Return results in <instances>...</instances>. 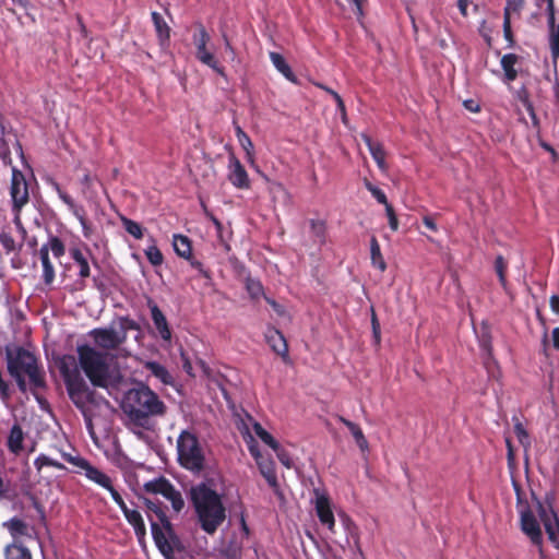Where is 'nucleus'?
Here are the masks:
<instances>
[{
	"label": "nucleus",
	"instance_id": "f257e3e1",
	"mask_svg": "<svg viewBox=\"0 0 559 559\" xmlns=\"http://www.w3.org/2000/svg\"><path fill=\"white\" fill-rule=\"evenodd\" d=\"M238 429L243 437V440L249 449V452L254 457L255 463L260 469L261 475L265 478L267 484L276 490L278 488L277 477L275 474L274 462L265 459L258 449L255 437L262 442L267 444L274 450L278 461L286 467H294V461L290 454L278 444V442L251 416L241 418L238 423Z\"/></svg>",
	"mask_w": 559,
	"mask_h": 559
},
{
	"label": "nucleus",
	"instance_id": "f03ea898",
	"mask_svg": "<svg viewBox=\"0 0 559 559\" xmlns=\"http://www.w3.org/2000/svg\"><path fill=\"white\" fill-rule=\"evenodd\" d=\"M518 509L521 531L538 548L540 559H545L546 556L543 548V532L535 512L538 513L549 540L559 549V519L550 503L536 500L534 506L530 507L519 501Z\"/></svg>",
	"mask_w": 559,
	"mask_h": 559
},
{
	"label": "nucleus",
	"instance_id": "7ed1b4c3",
	"mask_svg": "<svg viewBox=\"0 0 559 559\" xmlns=\"http://www.w3.org/2000/svg\"><path fill=\"white\" fill-rule=\"evenodd\" d=\"M121 407L128 417L129 428L139 437L143 430L153 428L152 416L163 415L166 411L165 404L146 386L129 390Z\"/></svg>",
	"mask_w": 559,
	"mask_h": 559
},
{
	"label": "nucleus",
	"instance_id": "20e7f679",
	"mask_svg": "<svg viewBox=\"0 0 559 559\" xmlns=\"http://www.w3.org/2000/svg\"><path fill=\"white\" fill-rule=\"evenodd\" d=\"M191 495L201 527L209 534L215 533L226 519L221 497L205 485L194 487Z\"/></svg>",
	"mask_w": 559,
	"mask_h": 559
},
{
	"label": "nucleus",
	"instance_id": "39448f33",
	"mask_svg": "<svg viewBox=\"0 0 559 559\" xmlns=\"http://www.w3.org/2000/svg\"><path fill=\"white\" fill-rule=\"evenodd\" d=\"M8 369L15 378L20 389L26 391L27 386H41L43 376L38 370L35 356L20 347H7Z\"/></svg>",
	"mask_w": 559,
	"mask_h": 559
},
{
	"label": "nucleus",
	"instance_id": "423d86ee",
	"mask_svg": "<svg viewBox=\"0 0 559 559\" xmlns=\"http://www.w3.org/2000/svg\"><path fill=\"white\" fill-rule=\"evenodd\" d=\"M80 367L90 381L100 388H108L117 380V372L110 368L107 357L88 345L78 346Z\"/></svg>",
	"mask_w": 559,
	"mask_h": 559
},
{
	"label": "nucleus",
	"instance_id": "0eeeda50",
	"mask_svg": "<svg viewBox=\"0 0 559 559\" xmlns=\"http://www.w3.org/2000/svg\"><path fill=\"white\" fill-rule=\"evenodd\" d=\"M179 464L191 472H200L205 466V448L190 430H183L177 439Z\"/></svg>",
	"mask_w": 559,
	"mask_h": 559
},
{
	"label": "nucleus",
	"instance_id": "6e6552de",
	"mask_svg": "<svg viewBox=\"0 0 559 559\" xmlns=\"http://www.w3.org/2000/svg\"><path fill=\"white\" fill-rule=\"evenodd\" d=\"M67 359L64 358L61 364V371L64 377V381L68 388L69 395L73 403L82 409L86 420L90 423V407L88 404L92 403V394L86 386L83 379L80 377L79 372L75 370L71 372L66 364Z\"/></svg>",
	"mask_w": 559,
	"mask_h": 559
},
{
	"label": "nucleus",
	"instance_id": "1a4fd4ad",
	"mask_svg": "<svg viewBox=\"0 0 559 559\" xmlns=\"http://www.w3.org/2000/svg\"><path fill=\"white\" fill-rule=\"evenodd\" d=\"M148 508L154 511L157 516V520L160 524L151 519L152 534L154 542L160 552L169 558L175 549L177 544V539L173 533L169 521L166 519L165 513L155 506V503L150 502Z\"/></svg>",
	"mask_w": 559,
	"mask_h": 559
},
{
	"label": "nucleus",
	"instance_id": "9d476101",
	"mask_svg": "<svg viewBox=\"0 0 559 559\" xmlns=\"http://www.w3.org/2000/svg\"><path fill=\"white\" fill-rule=\"evenodd\" d=\"M192 39L195 48V58L222 78H226L225 69L217 59L211 44V37L202 25L197 27Z\"/></svg>",
	"mask_w": 559,
	"mask_h": 559
},
{
	"label": "nucleus",
	"instance_id": "9b49d317",
	"mask_svg": "<svg viewBox=\"0 0 559 559\" xmlns=\"http://www.w3.org/2000/svg\"><path fill=\"white\" fill-rule=\"evenodd\" d=\"M10 195L12 200L13 211L15 213L14 222L20 224V211L24 205L28 203L29 192H28V183L24 177V175L13 169L11 187H10Z\"/></svg>",
	"mask_w": 559,
	"mask_h": 559
},
{
	"label": "nucleus",
	"instance_id": "f8f14e48",
	"mask_svg": "<svg viewBox=\"0 0 559 559\" xmlns=\"http://www.w3.org/2000/svg\"><path fill=\"white\" fill-rule=\"evenodd\" d=\"M126 329L127 326L124 325H122L120 330H115L112 328L94 329L90 332V335L94 340L96 346L103 349H115L126 341Z\"/></svg>",
	"mask_w": 559,
	"mask_h": 559
},
{
	"label": "nucleus",
	"instance_id": "ddd939ff",
	"mask_svg": "<svg viewBox=\"0 0 559 559\" xmlns=\"http://www.w3.org/2000/svg\"><path fill=\"white\" fill-rule=\"evenodd\" d=\"M145 489L152 493H159L171 502L173 509L180 512L183 508V499L168 480L164 478L155 479L145 484Z\"/></svg>",
	"mask_w": 559,
	"mask_h": 559
},
{
	"label": "nucleus",
	"instance_id": "4468645a",
	"mask_svg": "<svg viewBox=\"0 0 559 559\" xmlns=\"http://www.w3.org/2000/svg\"><path fill=\"white\" fill-rule=\"evenodd\" d=\"M227 179L236 189L248 190L251 187L246 168L234 154L228 157Z\"/></svg>",
	"mask_w": 559,
	"mask_h": 559
},
{
	"label": "nucleus",
	"instance_id": "2eb2a0df",
	"mask_svg": "<svg viewBox=\"0 0 559 559\" xmlns=\"http://www.w3.org/2000/svg\"><path fill=\"white\" fill-rule=\"evenodd\" d=\"M63 459L72 464L73 466L79 468V472L84 473V475L92 481L98 484V485H106L107 480L105 478V474L97 469L96 467L92 466L85 459L79 456V455H72V454H62Z\"/></svg>",
	"mask_w": 559,
	"mask_h": 559
},
{
	"label": "nucleus",
	"instance_id": "dca6fc26",
	"mask_svg": "<svg viewBox=\"0 0 559 559\" xmlns=\"http://www.w3.org/2000/svg\"><path fill=\"white\" fill-rule=\"evenodd\" d=\"M314 509L320 522L325 525L331 533H334L335 518L330 499L325 495L316 491Z\"/></svg>",
	"mask_w": 559,
	"mask_h": 559
},
{
	"label": "nucleus",
	"instance_id": "f3484780",
	"mask_svg": "<svg viewBox=\"0 0 559 559\" xmlns=\"http://www.w3.org/2000/svg\"><path fill=\"white\" fill-rule=\"evenodd\" d=\"M235 133L238 139V142L242 150L246 153V160L249 164V166L261 176V178L264 181H269V176H266L258 166L255 162V153H254V146L248 134L241 129L240 126H235Z\"/></svg>",
	"mask_w": 559,
	"mask_h": 559
},
{
	"label": "nucleus",
	"instance_id": "a211bd4d",
	"mask_svg": "<svg viewBox=\"0 0 559 559\" xmlns=\"http://www.w3.org/2000/svg\"><path fill=\"white\" fill-rule=\"evenodd\" d=\"M344 526L347 533V537L345 543H338L340 548L345 551L346 547L349 545V538H353L354 547L350 549V559H362V551L359 545L357 527L348 518L344 520Z\"/></svg>",
	"mask_w": 559,
	"mask_h": 559
},
{
	"label": "nucleus",
	"instance_id": "6ab92c4d",
	"mask_svg": "<svg viewBox=\"0 0 559 559\" xmlns=\"http://www.w3.org/2000/svg\"><path fill=\"white\" fill-rule=\"evenodd\" d=\"M148 306H150L154 326L157 330L158 334L160 335V337L164 341L170 342L171 331L168 326V322H167L165 316L163 314L160 309L157 307V305L150 302Z\"/></svg>",
	"mask_w": 559,
	"mask_h": 559
},
{
	"label": "nucleus",
	"instance_id": "aec40b11",
	"mask_svg": "<svg viewBox=\"0 0 559 559\" xmlns=\"http://www.w3.org/2000/svg\"><path fill=\"white\" fill-rule=\"evenodd\" d=\"M266 341L272 349L282 357H287L288 347L285 337L277 330H270L266 333Z\"/></svg>",
	"mask_w": 559,
	"mask_h": 559
},
{
	"label": "nucleus",
	"instance_id": "412c9836",
	"mask_svg": "<svg viewBox=\"0 0 559 559\" xmlns=\"http://www.w3.org/2000/svg\"><path fill=\"white\" fill-rule=\"evenodd\" d=\"M146 370H148L155 378L166 385H174L175 379L170 372L160 364L156 361H147L145 364Z\"/></svg>",
	"mask_w": 559,
	"mask_h": 559
},
{
	"label": "nucleus",
	"instance_id": "4be33fe9",
	"mask_svg": "<svg viewBox=\"0 0 559 559\" xmlns=\"http://www.w3.org/2000/svg\"><path fill=\"white\" fill-rule=\"evenodd\" d=\"M365 143L367 144L370 154L372 155L373 159L376 160L377 165L380 169L385 170L386 164H385V152L381 144L372 142V140L367 136L362 135Z\"/></svg>",
	"mask_w": 559,
	"mask_h": 559
},
{
	"label": "nucleus",
	"instance_id": "5701e85b",
	"mask_svg": "<svg viewBox=\"0 0 559 559\" xmlns=\"http://www.w3.org/2000/svg\"><path fill=\"white\" fill-rule=\"evenodd\" d=\"M270 59L280 73H282L288 81L296 82L295 74L282 55L272 51L270 52Z\"/></svg>",
	"mask_w": 559,
	"mask_h": 559
},
{
	"label": "nucleus",
	"instance_id": "b1692460",
	"mask_svg": "<svg viewBox=\"0 0 559 559\" xmlns=\"http://www.w3.org/2000/svg\"><path fill=\"white\" fill-rule=\"evenodd\" d=\"M127 521L133 526L138 538L141 540L144 538L146 530L142 515L136 510H130L124 515Z\"/></svg>",
	"mask_w": 559,
	"mask_h": 559
},
{
	"label": "nucleus",
	"instance_id": "393cba45",
	"mask_svg": "<svg viewBox=\"0 0 559 559\" xmlns=\"http://www.w3.org/2000/svg\"><path fill=\"white\" fill-rule=\"evenodd\" d=\"M152 20L154 22V26L159 38V41L162 45H164L169 39L170 28L165 22V20L162 17V15L157 12L152 13Z\"/></svg>",
	"mask_w": 559,
	"mask_h": 559
},
{
	"label": "nucleus",
	"instance_id": "a878e982",
	"mask_svg": "<svg viewBox=\"0 0 559 559\" xmlns=\"http://www.w3.org/2000/svg\"><path fill=\"white\" fill-rule=\"evenodd\" d=\"M173 246L178 255L185 259L191 257V243L188 237L182 235H175Z\"/></svg>",
	"mask_w": 559,
	"mask_h": 559
},
{
	"label": "nucleus",
	"instance_id": "bb28decb",
	"mask_svg": "<svg viewBox=\"0 0 559 559\" xmlns=\"http://www.w3.org/2000/svg\"><path fill=\"white\" fill-rule=\"evenodd\" d=\"M518 62V57L514 53H508L504 55L501 58V67L504 71V76L507 81H513L515 80L518 72L514 69V66Z\"/></svg>",
	"mask_w": 559,
	"mask_h": 559
},
{
	"label": "nucleus",
	"instance_id": "cd10ccee",
	"mask_svg": "<svg viewBox=\"0 0 559 559\" xmlns=\"http://www.w3.org/2000/svg\"><path fill=\"white\" fill-rule=\"evenodd\" d=\"M370 255L372 265L383 272L386 269V263L382 257L380 245L376 237H372L370 240Z\"/></svg>",
	"mask_w": 559,
	"mask_h": 559
},
{
	"label": "nucleus",
	"instance_id": "c85d7f7f",
	"mask_svg": "<svg viewBox=\"0 0 559 559\" xmlns=\"http://www.w3.org/2000/svg\"><path fill=\"white\" fill-rule=\"evenodd\" d=\"M39 255L43 264L44 281L46 284H51L55 278V271L49 261L48 249L46 247H41L39 250Z\"/></svg>",
	"mask_w": 559,
	"mask_h": 559
},
{
	"label": "nucleus",
	"instance_id": "c756f323",
	"mask_svg": "<svg viewBox=\"0 0 559 559\" xmlns=\"http://www.w3.org/2000/svg\"><path fill=\"white\" fill-rule=\"evenodd\" d=\"M549 45L554 59L559 58V25L554 23V17L550 19Z\"/></svg>",
	"mask_w": 559,
	"mask_h": 559
},
{
	"label": "nucleus",
	"instance_id": "7c9ffc66",
	"mask_svg": "<svg viewBox=\"0 0 559 559\" xmlns=\"http://www.w3.org/2000/svg\"><path fill=\"white\" fill-rule=\"evenodd\" d=\"M5 556L7 559H32L28 549L17 544L8 546Z\"/></svg>",
	"mask_w": 559,
	"mask_h": 559
},
{
	"label": "nucleus",
	"instance_id": "2f4dec72",
	"mask_svg": "<svg viewBox=\"0 0 559 559\" xmlns=\"http://www.w3.org/2000/svg\"><path fill=\"white\" fill-rule=\"evenodd\" d=\"M23 432L19 426H13L11 429L8 444L12 452L16 453L22 449Z\"/></svg>",
	"mask_w": 559,
	"mask_h": 559
},
{
	"label": "nucleus",
	"instance_id": "473e14b6",
	"mask_svg": "<svg viewBox=\"0 0 559 559\" xmlns=\"http://www.w3.org/2000/svg\"><path fill=\"white\" fill-rule=\"evenodd\" d=\"M71 255L75 263L79 265V274L81 277H87L90 275V266L86 257L79 250L73 249Z\"/></svg>",
	"mask_w": 559,
	"mask_h": 559
},
{
	"label": "nucleus",
	"instance_id": "72a5a7b5",
	"mask_svg": "<svg viewBox=\"0 0 559 559\" xmlns=\"http://www.w3.org/2000/svg\"><path fill=\"white\" fill-rule=\"evenodd\" d=\"M522 8H523V0H508L506 8H504L503 20L511 21L512 17L519 15Z\"/></svg>",
	"mask_w": 559,
	"mask_h": 559
},
{
	"label": "nucleus",
	"instance_id": "f704fd0d",
	"mask_svg": "<svg viewBox=\"0 0 559 559\" xmlns=\"http://www.w3.org/2000/svg\"><path fill=\"white\" fill-rule=\"evenodd\" d=\"M124 229L136 239L143 237V229L140 224L129 218H122Z\"/></svg>",
	"mask_w": 559,
	"mask_h": 559
},
{
	"label": "nucleus",
	"instance_id": "c9c22d12",
	"mask_svg": "<svg viewBox=\"0 0 559 559\" xmlns=\"http://www.w3.org/2000/svg\"><path fill=\"white\" fill-rule=\"evenodd\" d=\"M145 255L153 265H160L163 263V254L155 245L147 247Z\"/></svg>",
	"mask_w": 559,
	"mask_h": 559
},
{
	"label": "nucleus",
	"instance_id": "e433bc0d",
	"mask_svg": "<svg viewBox=\"0 0 559 559\" xmlns=\"http://www.w3.org/2000/svg\"><path fill=\"white\" fill-rule=\"evenodd\" d=\"M514 433H515L519 442L524 447V449L530 448V445H531L530 436L521 423H516L514 425Z\"/></svg>",
	"mask_w": 559,
	"mask_h": 559
},
{
	"label": "nucleus",
	"instance_id": "4c0bfd02",
	"mask_svg": "<svg viewBox=\"0 0 559 559\" xmlns=\"http://www.w3.org/2000/svg\"><path fill=\"white\" fill-rule=\"evenodd\" d=\"M35 466L38 471H41L43 467L45 466H52L55 468H58V469H64V466L57 462V461H53L51 460L50 457L46 456V455H40L38 456L36 460H35Z\"/></svg>",
	"mask_w": 559,
	"mask_h": 559
},
{
	"label": "nucleus",
	"instance_id": "58836bf2",
	"mask_svg": "<svg viewBox=\"0 0 559 559\" xmlns=\"http://www.w3.org/2000/svg\"><path fill=\"white\" fill-rule=\"evenodd\" d=\"M246 287L252 298H259L263 295V287L259 281L247 278Z\"/></svg>",
	"mask_w": 559,
	"mask_h": 559
},
{
	"label": "nucleus",
	"instance_id": "ea45409f",
	"mask_svg": "<svg viewBox=\"0 0 559 559\" xmlns=\"http://www.w3.org/2000/svg\"><path fill=\"white\" fill-rule=\"evenodd\" d=\"M506 269H507V263H506L504 259L501 255L497 257L496 262H495V270H496V273L498 274L499 282L501 283V285L503 287H506V285H507Z\"/></svg>",
	"mask_w": 559,
	"mask_h": 559
},
{
	"label": "nucleus",
	"instance_id": "a19ab883",
	"mask_svg": "<svg viewBox=\"0 0 559 559\" xmlns=\"http://www.w3.org/2000/svg\"><path fill=\"white\" fill-rule=\"evenodd\" d=\"M331 96L334 98V100L336 102V106H337V109L340 111V115H341V119H342V122L347 126L348 123V118H347V114H346V108H345V104L342 99V97L336 93V92H331Z\"/></svg>",
	"mask_w": 559,
	"mask_h": 559
},
{
	"label": "nucleus",
	"instance_id": "79ce46f5",
	"mask_svg": "<svg viewBox=\"0 0 559 559\" xmlns=\"http://www.w3.org/2000/svg\"><path fill=\"white\" fill-rule=\"evenodd\" d=\"M366 188L369 190V192L376 198V200L386 206L389 204L388 199L382 190L379 188L372 186L371 183H367Z\"/></svg>",
	"mask_w": 559,
	"mask_h": 559
},
{
	"label": "nucleus",
	"instance_id": "37998d69",
	"mask_svg": "<svg viewBox=\"0 0 559 559\" xmlns=\"http://www.w3.org/2000/svg\"><path fill=\"white\" fill-rule=\"evenodd\" d=\"M7 525L10 530V532L12 533V535H14V536L17 534L23 535L26 533V526L20 520H11Z\"/></svg>",
	"mask_w": 559,
	"mask_h": 559
},
{
	"label": "nucleus",
	"instance_id": "c03bdc74",
	"mask_svg": "<svg viewBox=\"0 0 559 559\" xmlns=\"http://www.w3.org/2000/svg\"><path fill=\"white\" fill-rule=\"evenodd\" d=\"M385 214L388 216L390 228L393 231H396L399 229V219H397V217L395 215V212H394V210H393L391 204H386V206H385Z\"/></svg>",
	"mask_w": 559,
	"mask_h": 559
},
{
	"label": "nucleus",
	"instance_id": "a18cd8bd",
	"mask_svg": "<svg viewBox=\"0 0 559 559\" xmlns=\"http://www.w3.org/2000/svg\"><path fill=\"white\" fill-rule=\"evenodd\" d=\"M48 249V252L51 251L53 257L59 258L64 253V247L58 239H52L49 242V247H46Z\"/></svg>",
	"mask_w": 559,
	"mask_h": 559
},
{
	"label": "nucleus",
	"instance_id": "49530a36",
	"mask_svg": "<svg viewBox=\"0 0 559 559\" xmlns=\"http://www.w3.org/2000/svg\"><path fill=\"white\" fill-rule=\"evenodd\" d=\"M342 423L348 428L355 441L358 440L361 436H364L361 429L354 423L342 418Z\"/></svg>",
	"mask_w": 559,
	"mask_h": 559
},
{
	"label": "nucleus",
	"instance_id": "de8ad7c7",
	"mask_svg": "<svg viewBox=\"0 0 559 559\" xmlns=\"http://www.w3.org/2000/svg\"><path fill=\"white\" fill-rule=\"evenodd\" d=\"M105 478H106V480H107V481H106L107 484H106V485H100V486H102V487H104L105 489H107V490L110 492V495H111V497H112L114 501L117 503L118 501H120V500L122 499V497H121V496H120V493H119V492H118V491H117V490L111 486V480H110V478H109L106 474H105Z\"/></svg>",
	"mask_w": 559,
	"mask_h": 559
},
{
	"label": "nucleus",
	"instance_id": "09e8293b",
	"mask_svg": "<svg viewBox=\"0 0 559 559\" xmlns=\"http://www.w3.org/2000/svg\"><path fill=\"white\" fill-rule=\"evenodd\" d=\"M311 230L318 237H323L325 231V224L321 221H312L311 222Z\"/></svg>",
	"mask_w": 559,
	"mask_h": 559
},
{
	"label": "nucleus",
	"instance_id": "8fccbe9b",
	"mask_svg": "<svg viewBox=\"0 0 559 559\" xmlns=\"http://www.w3.org/2000/svg\"><path fill=\"white\" fill-rule=\"evenodd\" d=\"M180 357H181V360H182V368L183 370L189 374V376H193V368H192V365L186 354V352L183 349H180Z\"/></svg>",
	"mask_w": 559,
	"mask_h": 559
},
{
	"label": "nucleus",
	"instance_id": "3c124183",
	"mask_svg": "<svg viewBox=\"0 0 559 559\" xmlns=\"http://www.w3.org/2000/svg\"><path fill=\"white\" fill-rule=\"evenodd\" d=\"M524 106H525V109H526V112H527L528 117L531 118L532 126L534 128H537L538 127V120H537V117H536V115L534 112L533 106L527 100H524Z\"/></svg>",
	"mask_w": 559,
	"mask_h": 559
},
{
	"label": "nucleus",
	"instance_id": "603ef678",
	"mask_svg": "<svg viewBox=\"0 0 559 559\" xmlns=\"http://www.w3.org/2000/svg\"><path fill=\"white\" fill-rule=\"evenodd\" d=\"M371 324H372V331H373L376 342L379 343V341H380V324H379V321H378L373 310H372V316H371Z\"/></svg>",
	"mask_w": 559,
	"mask_h": 559
},
{
	"label": "nucleus",
	"instance_id": "864d4df0",
	"mask_svg": "<svg viewBox=\"0 0 559 559\" xmlns=\"http://www.w3.org/2000/svg\"><path fill=\"white\" fill-rule=\"evenodd\" d=\"M269 183V191L271 193H274V192H278V191H284V187L281 182L278 181H272L270 178H269V181H266Z\"/></svg>",
	"mask_w": 559,
	"mask_h": 559
},
{
	"label": "nucleus",
	"instance_id": "5fc2aeb1",
	"mask_svg": "<svg viewBox=\"0 0 559 559\" xmlns=\"http://www.w3.org/2000/svg\"><path fill=\"white\" fill-rule=\"evenodd\" d=\"M503 33L504 38L508 41L512 43L511 21L503 20Z\"/></svg>",
	"mask_w": 559,
	"mask_h": 559
},
{
	"label": "nucleus",
	"instance_id": "6e6d98bb",
	"mask_svg": "<svg viewBox=\"0 0 559 559\" xmlns=\"http://www.w3.org/2000/svg\"><path fill=\"white\" fill-rule=\"evenodd\" d=\"M423 223L430 230H432V231H437L438 230L437 224L435 223V221L430 216H425L423 218Z\"/></svg>",
	"mask_w": 559,
	"mask_h": 559
},
{
	"label": "nucleus",
	"instance_id": "4d7b16f0",
	"mask_svg": "<svg viewBox=\"0 0 559 559\" xmlns=\"http://www.w3.org/2000/svg\"><path fill=\"white\" fill-rule=\"evenodd\" d=\"M356 444L358 445V448L362 451V452H366L368 451L369 449V444H368V441L367 439L365 438V436H361L360 438H358V440L355 441Z\"/></svg>",
	"mask_w": 559,
	"mask_h": 559
},
{
	"label": "nucleus",
	"instance_id": "13d9d810",
	"mask_svg": "<svg viewBox=\"0 0 559 559\" xmlns=\"http://www.w3.org/2000/svg\"><path fill=\"white\" fill-rule=\"evenodd\" d=\"M550 308L551 310L559 314V297L554 295L550 297Z\"/></svg>",
	"mask_w": 559,
	"mask_h": 559
},
{
	"label": "nucleus",
	"instance_id": "bf43d9fd",
	"mask_svg": "<svg viewBox=\"0 0 559 559\" xmlns=\"http://www.w3.org/2000/svg\"><path fill=\"white\" fill-rule=\"evenodd\" d=\"M204 211H205L206 215L210 217V219L214 223V225H215V227L217 229V233H218V237L221 238L222 237L221 236V230H222L221 222L215 216L210 214L205 207H204Z\"/></svg>",
	"mask_w": 559,
	"mask_h": 559
},
{
	"label": "nucleus",
	"instance_id": "052dcab7",
	"mask_svg": "<svg viewBox=\"0 0 559 559\" xmlns=\"http://www.w3.org/2000/svg\"><path fill=\"white\" fill-rule=\"evenodd\" d=\"M552 345L556 349H559V328H555L551 332Z\"/></svg>",
	"mask_w": 559,
	"mask_h": 559
},
{
	"label": "nucleus",
	"instance_id": "680f3d73",
	"mask_svg": "<svg viewBox=\"0 0 559 559\" xmlns=\"http://www.w3.org/2000/svg\"><path fill=\"white\" fill-rule=\"evenodd\" d=\"M464 106L472 112H477L479 110V106L474 100H465Z\"/></svg>",
	"mask_w": 559,
	"mask_h": 559
},
{
	"label": "nucleus",
	"instance_id": "e2e57ef3",
	"mask_svg": "<svg viewBox=\"0 0 559 559\" xmlns=\"http://www.w3.org/2000/svg\"><path fill=\"white\" fill-rule=\"evenodd\" d=\"M469 0H457V5L463 15L466 14Z\"/></svg>",
	"mask_w": 559,
	"mask_h": 559
},
{
	"label": "nucleus",
	"instance_id": "0e129e2a",
	"mask_svg": "<svg viewBox=\"0 0 559 559\" xmlns=\"http://www.w3.org/2000/svg\"><path fill=\"white\" fill-rule=\"evenodd\" d=\"M352 1L356 5V13H357V15L360 16L362 14V2H364V0H352Z\"/></svg>",
	"mask_w": 559,
	"mask_h": 559
},
{
	"label": "nucleus",
	"instance_id": "69168bd1",
	"mask_svg": "<svg viewBox=\"0 0 559 559\" xmlns=\"http://www.w3.org/2000/svg\"><path fill=\"white\" fill-rule=\"evenodd\" d=\"M481 347L487 352L488 355H490V342L486 338L481 340Z\"/></svg>",
	"mask_w": 559,
	"mask_h": 559
},
{
	"label": "nucleus",
	"instance_id": "338daca9",
	"mask_svg": "<svg viewBox=\"0 0 559 559\" xmlns=\"http://www.w3.org/2000/svg\"><path fill=\"white\" fill-rule=\"evenodd\" d=\"M506 442H507V447H508V457H509V461H511V460H513V448H512L509 439H507Z\"/></svg>",
	"mask_w": 559,
	"mask_h": 559
},
{
	"label": "nucleus",
	"instance_id": "774afa93",
	"mask_svg": "<svg viewBox=\"0 0 559 559\" xmlns=\"http://www.w3.org/2000/svg\"><path fill=\"white\" fill-rule=\"evenodd\" d=\"M60 198L63 200L64 203H67L68 205L72 206L73 203H72V200L70 197H68L67 194H63V193H60Z\"/></svg>",
	"mask_w": 559,
	"mask_h": 559
}]
</instances>
